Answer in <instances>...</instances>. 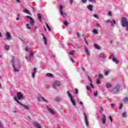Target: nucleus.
<instances>
[{
    "mask_svg": "<svg viewBox=\"0 0 128 128\" xmlns=\"http://www.w3.org/2000/svg\"><path fill=\"white\" fill-rule=\"evenodd\" d=\"M11 62L12 64L14 72H20V66H22V64H20V62L18 60H16V58L12 57L11 60Z\"/></svg>",
    "mask_w": 128,
    "mask_h": 128,
    "instance_id": "nucleus-1",
    "label": "nucleus"
},
{
    "mask_svg": "<svg viewBox=\"0 0 128 128\" xmlns=\"http://www.w3.org/2000/svg\"><path fill=\"white\" fill-rule=\"evenodd\" d=\"M121 24L122 26L124 27L126 26L127 28V30H128V18H126V17H123L121 20Z\"/></svg>",
    "mask_w": 128,
    "mask_h": 128,
    "instance_id": "nucleus-2",
    "label": "nucleus"
},
{
    "mask_svg": "<svg viewBox=\"0 0 128 128\" xmlns=\"http://www.w3.org/2000/svg\"><path fill=\"white\" fill-rule=\"evenodd\" d=\"M14 98L15 100V101L18 104H20V106H23L24 108H26V110H30V108L28 107V106H26L25 104H22L20 102V100H18L16 98V97H14Z\"/></svg>",
    "mask_w": 128,
    "mask_h": 128,
    "instance_id": "nucleus-3",
    "label": "nucleus"
},
{
    "mask_svg": "<svg viewBox=\"0 0 128 128\" xmlns=\"http://www.w3.org/2000/svg\"><path fill=\"white\" fill-rule=\"evenodd\" d=\"M67 94H68L69 98H70L71 102L73 106H76V100L74 99V98H72V94H70V91L68 90L67 92Z\"/></svg>",
    "mask_w": 128,
    "mask_h": 128,
    "instance_id": "nucleus-4",
    "label": "nucleus"
},
{
    "mask_svg": "<svg viewBox=\"0 0 128 128\" xmlns=\"http://www.w3.org/2000/svg\"><path fill=\"white\" fill-rule=\"evenodd\" d=\"M62 8H64L62 7V6L60 5V14L63 16V18H66V16L68 14H66V12H62Z\"/></svg>",
    "mask_w": 128,
    "mask_h": 128,
    "instance_id": "nucleus-5",
    "label": "nucleus"
},
{
    "mask_svg": "<svg viewBox=\"0 0 128 128\" xmlns=\"http://www.w3.org/2000/svg\"><path fill=\"white\" fill-rule=\"evenodd\" d=\"M15 97L16 98H18V100L24 99V96L22 95V94L21 92H18L16 96Z\"/></svg>",
    "mask_w": 128,
    "mask_h": 128,
    "instance_id": "nucleus-6",
    "label": "nucleus"
},
{
    "mask_svg": "<svg viewBox=\"0 0 128 128\" xmlns=\"http://www.w3.org/2000/svg\"><path fill=\"white\" fill-rule=\"evenodd\" d=\"M60 86V82L58 80L54 82L53 83V87L54 88H56V86Z\"/></svg>",
    "mask_w": 128,
    "mask_h": 128,
    "instance_id": "nucleus-7",
    "label": "nucleus"
},
{
    "mask_svg": "<svg viewBox=\"0 0 128 128\" xmlns=\"http://www.w3.org/2000/svg\"><path fill=\"white\" fill-rule=\"evenodd\" d=\"M118 90H120V85L117 84L115 88L113 89L112 92L113 94H116V92H118Z\"/></svg>",
    "mask_w": 128,
    "mask_h": 128,
    "instance_id": "nucleus-8",
    "label": "nucleus"
},
{
    "mask_svg": "<svg viewBox=\"0 0 128 128\" xmlns=\"http://www.w3.org/2000/svg\"><path fill=\"white\" fill-rule=\"evenodd\" d=\"M84 122L86 126H88V116L86 114V113H84Z\"/></svg>",
    "mask_w": 128,
    "mask_h": 128,
    "instance_id": "nucleus-9",
    "label": "nucleus"
},
{
    "mask_svg": "<svg viewBox=\"0 0 128 128\" xmlns=\"http://www.w3.org/2000/svg\"><path fill=\"white\" fill-rule=\"evenodd\" d=\"M106 22L107 24H108V22H110V24H111L112 26H114V25L116 24V20H112H112H106Z\"/></svg>",
    "mask_w": 128,
    "mask_h": 128,
    "instance_id": "nucleus-10",
    "label": "nucleus"
},
{
    "mask_svg": "<svg viewBox=\"0 0 128 128\" xmlns=\"http://www.w3.org/2000/svg\"><path fill=\"white\" fill-rule=\"evenodd\" d=\"M6 36L7 40H12V36L10 35V32H6Z\"/></svg>",
    "mask_w": 128,
    "mask_h": 128,
    "instance_id": "nucleus-11",
    "label": "nucleus"
},
{
    "mask_svg": "<svg viewBox=\"0 0 128 128\" xmlns=\"http://www.w3.org/2000/svg\"><path fill=\"white\" fill-rule=\"evenodd\" d=\"M98 57L100 58H106V54L104 53H100L98 55Z\"/></svg>",
    "mask_w": 128,
    "mask_h": 128,
    "instance_id": "nucleus-12",
    "label": "nucleus"
},
{
    "mask_svg": "<svg viewBox=\"0 0 128 128\" xmlns=\"http://www.w3.org/2000/svg\"><path fill=\"white\" fill-rule=\"evenodd\" d=\"M103 118L102 119L103 124H106V115H102Z\"/></svg>",
    "mask_w": 128,
    "mask_h": 128,
    "instance_id": "nucleus-13",
    "label": "nucleus"
},
{
    "mask_svg": "<svg viewBox=\"0 0 128 128\" xmlns=\"http://www.w3.org/2000/svg\"><path fill=\"white\" fill-rule=\"evenodd\" d=\"M36 68H34L33 72H32V78H34V76H36Z\"/></svg>",
    "mask_w": 128,
    "mask_h": 128,
    "instance_id": "nucleus-14",
    "label": "nucleus"
},
{
    "mask_svg": "<svg viewBox=\"0 0 128 128\" xmlns=\"http://www.w3.org/2000/svg\"><path fill=\"white\" fill-rule=\"evenodd\" d=\"M42 36H43V40H44V44H48V42H47L48 40L46 39V38L44 36V34H42Z\"/></svg>",
    "mask_w": 128,
    "mask_h": 128,
    "instance_id": "nucleus-15",
    "label": "nucleus"
},
{
    "mask_svg": "<svg viewBox=\"0 0 128 128\" xmlns=\"http://www.w3.org/2000/svg\"><path fill=\"white\" fill-rule=\"evenodd\" d=\"M88 80L90 82V88H94V84H92V79H90V78L89 76H88Z\"/></svg>",
    "mask_w": 128,
    "mask_h": 128,
    "instance_id": "nucleus-16",
    "label": "nucleus"
},
{
    "mask_svg": "<svg viewBox=\"0 0 128 128\" xmlns=\"http://www.w3.org/2000/svg\"><path fill=\"white\" fill-rule=\"evenodd\" d=\"M47 110H48L49 112L51 114H54V110L48 107H47Z\"/></svg>",
    "mask_w": 128,
    "mask_h": 128,
    "instance_id": "nucleus-17",
    "label": "nucleus"
},
{
    "mask_svg": "<svg viewBox=\"0 0 128 128\" xmlns=\"http://www.w3.org/2000/svg\"><path fill=\"white\" fill-rule=\"evenodd\" d=\"M46 76L48 78H54V75L52 73H47Z\"/></svg>",
    "mask_w": 128,
    "mask_h": 128,
    "instance_id": "nucleus-18",
    "label": "nucleus"
},
{
    "mask_svg": "<svg viewBox=\"0 0 128 128\" xmlns=\"http://www.w3.org/2000/svg\"><path fill=\"white\" fill-rule=\"evenodd\" d=\"M84 50L86 52V54H87L88 56H90V51H88V48H86V47H84Z\"/></svg>",
    "mask_w": 128,
    "mask_h": 128,
    "instance_id": "nucleus-19",
    "label": "nucleus"
},
{
    "mask_svg": "<svg viewBox=\"0 0 128 128\" xmlns=\"http://www.w3.org/2000/svg\"><path fill=\"white\" fill-rule=\"evenodd\" d=\"M112 60L113 62H116V64H118V59H116V58H114V56H112Z\"/></svg>",
    "mask_w": 128,
    "mask_h": 128,
    "instance_id": "nucleus-20",
    "label": "nucleus"
},
{
    "mask_svg": "<svg viewBox=\"0 0 128 128\" xmlns=\"http://www.w3.org/2000/svg\"><path fill=\"white\" fill-rule=\"evenodd\" d=\"M112 84H110V83L106 84V88H112Z\"/></svg>",
    "mask_w": 128,
    "mask_h": 128,
    "instance_id": "nucleus-21",
    "label": "nucleus"
},
{
    "mask_svg": "<svg viewBox=\"0 0 128 128\" xmlns=\"http://www.w3.org/2000/svg\"><path fill=\"white\" fill-rule=\"evenodd\" d=\"M87 8L90 10V12H92L93 10L92 5H88V6H87Z\"/></svg>",
    "mask_w": 128,
    "mask_h": 128,
    "instance_id": "nucleus-22",
    "label": "nucleus"
},
{
    "mask_svg": "<svg viewBox=\"0 0 128 128\" xmlns=\"http://www.w3.org/2000/svg\"><path fill=\"white\" fill-rule=\"evenodd\" d=\"M30 24L31 26H34V20L32 18L30 20Z\"/></svg>",
    "mask_w": 128,
    "mask_h": 128,
    "instance_id": "nucleus-23",
    "label": "nucleus"
},
{
    "mask_svg": "<svg viewBox=\"0 0 128 128\" xmlns=\"http://www.w3.org/2000/svg\"><path fill=\"white\" fill-rule=\"evenodd\" d=\"M38 20H39L40 22H42V14H38Z\"/></svg>",
    "mask_w": 128,
    "mask_h": 128,
    "instance_id": "nucleus-24",
    "label": "nucleus"
},
{
    "mask_svg": "<svg viewBox=\"0 0 128 128\" xmlns=\"http://www.w3.org/2000/svg\"><path fill=\"white\" fill-rule=\"evenodd\" d=\"M46 26L47 28L48 29V30L49 32H52V29L50 28L48 26V23H46Z\"/></svg>",
    "mask_w": 128,
    "mask_h": 128,
    "instance_id": "nucleus-25",
    "label": "nucleus"
},
{
    "mask_svg": "<svg viewBox=\"0 0 128 128\" xmlns=\"http://www.w3.org/2000/svg\"><path fill=\"white\" fill-rule=\"evenodd\" d=\"M34 125L37 128H42L40 127V125L38 124V123H34Z\"/></svg>",
    "mask_w": 128,
    "mask_h": 128,
    "instance_id": "nucleus-26",
    "label": "nucleus"
},
{
    "mask_svg": "<svg viewBox=\"0 0 128 128\" xmlns=\"http://www.w3.org/2000/svg\"><path fill=\"white\" fill-rule=\"evenodd\" d=\"M110 70H105L104 71V74H105V76H108V74H110Z\"/></svg>",
    "mask_w": 128,
    "mask_h": 128,
    "instance_id": "nucleus-27",
    "label": "nucleus"
},
{
    "mask_svg": "<svg viewBox=\"0 0 128 128\" xmlns=\"http://www.w3.org/2000/svg\"><path fill=\"white\" fill-rule=\"evenodd\" d=\"M5 50H10V46L5 45Z\"/></svg>",
    "mask_w": 128,
    "mask_h": 128,
    "instance_id": "nucleus-28",
    "label": "nucleus"
},
{
    "mask_svg": "<svg viewBox=\"0 0 128 128\" xmlns=\"http://www.w3.org/2000/svg\"><path fill=\"white\" fill-rule=\"evenodd\" d=\"M23 12H25L26 14H30V11H28V10L27 9H25L23 10Z\"/></svg>",
    "mask_w": 128,
    "mask_h": 128,
    "instance_id": "nucleus-29",
    "label": "nucleus"
},
{
    "mask_svg": "<svg viewBox=\"0 0 128 128\" xmlns=\"http://www.w3.org/2000/svg\"><path fill=\"white\" fill-rule=\"evenodd\" d=\"M93 33L95 34H98V30H96V29H94L93 30Z\"/></svg>",
    "mask_w": 128,
    "mask_h": 128,
    "instance_id": "nucleus-30",
    "label": "nucleus"
},
{
    "mask_svg": "<svg viewBox=\"0 0 128 128\" xmlns=\"http://www.w3.org/2000/svg\"><path fill=\"white\" fill-rule=\"evenodd\" d=\"M123 102H126V103L128 102V98H124L123 100Z\"/></svg>",
    "mask_w": 128,
    "mask_h": 128,
    "instance_id": "nucleus-31",
    "label": "nucleus"
},
{
    "mask_svg": "<svg viewBox=\"0 0 128 128\" xmlns=\"http://www.w3.org/2000/svg\"><path fill=\"white\" fill-rule=\"evenodd\" d=\"M69 54H70V56H74V50H72V51L70 52Z\"/></svg>",
    "mask_w": 128,
    "mask_h": 128,
    "instance_id": "nucleus-32",
    "label": "nucleus"
},
{
    "mask_svg": "<svg viewBox=\"0 0 128 128\" xmlns=\"http://www.w3.org/2000/svg\"><path fill=\"white\" fill-rule=\"evenodd\" d=\"M94 46L96 48L97 50H100V46H98V45L95 44L94 45Z\"/></svg>",
    "mask_w": 128,
    "mask_h": 128,
    "instance_id": "nucleus-33",
    "label": "nucleus"
},
{
    "mask_svg": "<svg viewBox=\"0 0 128 128\" xmlns=\"http://www.w3.org/2000/svg\"><path fill=\"white\" fill-rule=\"evenodd\" d=\"M86 88L87 90H90V92H92V90H90V86H86Z\"/></svg>",
    "mask_w": 128,
    "mask_h": 128,
    "instance_id": "nucleus-34",
    "label": "nucleus"
},
{
    "mask_svg": "<svg viewBox=\"0 0 128 128\" xmlns=\"http://www.w3.org/2000/svg\"><path fill=\"white\" fill-rule=\"evenodd\" d=\"M84 40L87 46H88V40H86V36H84Z\"/></svg>",
    "mask_w": 128,
    "mask_h": 128,
    "instance_id": "nucleus-35",
    "label": "nucleus"
},
{
    "mask_svg": "<svg viewBox=\"0 0 128 128\" xmlns=\"http://www.w3.org/2000/svg\"><path fill=\"white\" fill-rule=\"evenodd\" d=\"M64 24L66 26H68V22L66 20L64 22Z\"/></svg>",
    "mask_w": 128,
    "mask_h": 128,
    "instance_id": "nucleus-36",
    "label": "nucleus"
},
{
    "mask_svg": "<svg viewBox=\"0 0 128 128\" xmlns=\"http://www.w3.org/2000/svg\"><path fill=\"white\" fill-rule=\"evenodd\" d=\"M123 118H126V112H124L122 114Z\"/></svg>",
    "mask_w": 128,
    "mask_h": 128,
    "instance_id": "nucleus-37",
    "label": "nucleus"
},
{
    "mask_svg": "<svg viewBox=\"0 0 128 128\" xmlns=\"http://www.w3.org/2000/svg\"><path fill=\"white\" fill-rule=\"evenodd\" d=\"M26 28H28V30H30V28H30V24H26Z\"/></svg>",
    "mask_w": 128,
    "mask_h": 128,
    "instance_id": "nucleus-38",
    "label": "nucleus"
},
{
    "mask_svg": "<svg viewBox=\"0 0 128 128\" xmlns=\"http://www.w3.org/2000/svg\"><path fill=\"white\" fill-rule=\"evenodd\" d=\"M89 2H96V0H88Z\"/></svg>",
    "mask_w": 128,
    "mask_h": 128,
    "instance_id": "nucleus-39",
    "label": "nucleus"
},
{
    "mask_svg": "<svg viewBox=\"0 0 128 128\" xmlns=\"http://www.w3.org/2000/svg\"><path fill=\"white\" fill-rule=\"evenodd\" d=\"M30 58H32V56H34V53L32 52H30Z\"/></svg>",
    "mask_w": 128,
    "mask_h": 128,
    "instance_id": "nucleus-40",
    "label": "nucleus"
},
{
    "mask_svg": "<svg viewBox=\"0 0 128 128\" xmlns=\"http://www.w3.org/2000/svg\"><path fill=\"white\" fill-rule=\"evenodd\" d=\"M94 96H98V92H94Z\"/></svg>",
    "mask_w": 128,
    "mask_h": 128,
    "instance_id": "nucleus-41",
    "label": "nucleus"
},
{
    "mask_svg": "<svg viewBox=\"0 0 128 128\" xmlns=\"http://www.w3.org/2000/svg\"><path fill=\"white\" fill-rule=\"evenodd\" d=\"M99 78H104V75L102 74H100L99 75Z\"/></svg>",
    "mask_w": 128,
    "mask_h": 128,
    "instance_id": "nucleus-42",
    "label": "nucleus"
},
{
    "mask_svg": "<svg viewBox=\"0 0 128 128\" xmlns=\"http://www.w3.org/2000/svg\"><path fill=\"white\" fill-rule=\"evenodd\" d=\"M41 98H42V100H43L44 102H48V100H46L44 98V97L41 96Z\"/></svg>",
    "mask_w": 128,
    "mask_h": 128,
    "instance_id": "nucleus-43",
    "label": "nucleus"
},
{
    "mask_svg": "<svg viewBox=\"0 0 128 128\" xmlns=\"http://www.w3.org/2000/svg\"><path fill=\"white\" fill-rule=\"evenodd\" d=\"M96 26L97 28H102V26L99 24H96Z\"/></svg>",
    "mask_w": 128,
    "mask_h": 128,
    "instance_id": "nucleus-44",
    "label": "nucleus"
},
{
    "mask_svg": "<svg viewBox=\"0 0 128 128\" xmlns=\"http://www.w3.org/2000/svg\"><path fill=\"white\" fill-rule=\"evenodd\" d=\"M96 84H100V80H97Z\"/></svg>",
    "mask_w": 128,
    "mask_h": 128,
    "instance_id": "nucleus-45",
    "label": "nucleus"
},
{
    "mask_svg": "<svg viewBox=\"0 0 128 128\" xmlns=\"http://www.w3.org/2000/svg\"><path fill=\"white\" fill-rule=\"evenodd\" d=\"M108 118L110 120L111 122H112V118L111 116H109Z\"/></svg>",
    "mask_w": 128,
    "mask_h": 128,
    "instance_id": "nucleus-46",
    "label": "nucleus"
},
{
    "mask_svg": "<svg viewBox=\"0 0 128 128\" xmlns=\"http://www.w3.org/2000/svg\"><path fill=\"white\" fill-rule=\"evenodd\" d=\"M56 102H60V98H56L55 99Z\"/></svg>",
    "mask_w": 128,
    "mask_h": 128,
    "instance_id": "nucleus-47",
    "label": "nucleus"
},
{
    "mask_svg": "<svg viewBox=\"0 0 128 128\" xmlns=\"http://www.w3.org/2000/svg\"><path fill=\"white\" fill-rule=\"evenodd\" d=\"M122 104H120L119 107V109L120 110H122Z\"/></svg>",
    "mask_w": 128,
    "mask_h": 128,
    "instance_id": "nucleus-48",
    "label": "nucleus"
},
{
    "mask_svg": "<svg viewBox=\"0 0 128 128\" xmlns=\"http://www.w3.org/2000/svg\"><path fill=\"white\" fill-rule=\"evenodd\" d=\"M50 86L49 84H46V88H48Z\"/></svg>",
    "mask_w": 128,
    "mask_h": 128,
    "instance_id": "nucleus-49",
    "label": "nucleus"
},
{
    "mask_svg": "<svg viewBox=\"0 0 128 128\" xmlns=\"http://www.w3.org/2000/svg\"><path fill=\"white\" fill-rule=\"evenodd\" d=\"M82 4H86V0H82Z\"/></svg>",
    "mask_w": 128,
    "mask_h": 128,
    "instance_id": "nucleus-50",
    "label": "nucleus"
},
{
    "mask_svg": "<svg viewBox=\"0 0 128 128\" xmlns=\"http://www.w3.org/2000/svg\"><path fill=\"white\" fill-rule=\"evenodd\" d=\"M104 110V108H102L100 107V112H101L102 114V112H103Z\"/></svg>",
    "mask_w": 128,
    "mask_h": 128,
    "instance_id": "nucleus-51",
    "label": "nucleus"
},
{
    "mask_svg": "<svg viewBox=\"0 0 128 128\" xmlns=\"http://www.w3.org/2000/svg\"><path fill=\"white\" fill-rule=\"evenodd\" d=\"M94 17L98 19V15L96 14H94Z\"/></svg>",
    "mask_w": 128,
    "mask_h": 128,
    "instance_id": "nucleus-52",
    "label": "nucleus"
},
{
    "mask_svg": "<svg viewBox=\"0 0 128 128\" xmlns=\"http://www.w3.org/2000/svg\"><path fill=\"white\" fill-rule=\"evenodd\" d=\"M26 18H30V20L32 18V17L30 16H26Z\"/></svg>",
    "mask_w": 128,
    "mask_h": 128,
    "instance_id": "nucleus-53",
    "label": "nucleus"
},
{
    "mask_svg": "<svg viewBox=\"0 0 128 128\" xmlns=\"http://www.w3.org/2000/svg\"><path fill=\"white\" fill-rule=\"evenodd\" d=\"M108 14L110 16H112V12H109L108 13Z\"/></svg>",
    "mask_w": 128,
    "mask_h": 128,
    "instance_id": "nucleus-54",
    "label": "nucleus"
},
{
    "mask_svg": "<svg viewBox=\"0 0 128 128\" xmlns=\"http://www.w3.org/2000/svg\"><path fill=\"white\" fill-rule=\"evenodd\" d=\"M78 89H76V90H75V94H78Z\"/></svg>",
    "mask_w": 128,
    "mask_h": 128,
    "instance_id": "nucleus-55",
    "label": "nucleus"
},
{
    "mask_svg": "<svg viewBox=\"0 0 128 128\" xmlns=\"http://www.w3.org/2000/svg\"><path fill=\"white\" fill-rule=\"evenodd\" d=\"M2 122L0 121V128H2Z\"/></svg>",
    "mask_w": 128,
    "mask_h": 128,
    "instance_id": "nucleus-56",
    "label": "nucleus"
},
{
    "mask_svg": "<svg viewBox=\"0 0 128 128\" xmlns=\"http://www.w3.org/2000/svg\"><path fill=\"white\" fill-rule=\"evenodd\" d=\"M80 104H81V106H82V108H84V105L82 104V102H80Z\"/></svg>",
    "mask_w": 128,
    "mask_h": 128,
    "instance_id": "nucleus-57",
    "label": "nucleus"
},
{
    "mask_svg": "<svg viewBox=\"0 0 128 128\" xmlns=\"http://www.w3.org/2000/svg\"><path fill=\"white\" fill-rule=\"evenodd\" d=\"M76 34H77V36H78V38H80V33L77 32Z\"/></svg>",
    "mask_w": 128,
    "mask_h": 128,
    "instance_id": "nucleus-58",
    "label": "nucleus"
},
{
    "mask_svg": "<svg viewBox=\"0 0 128 128\" xmlns=\"http://www.w3.org/2000/svg\"><path fill=\"white\" fill-rule=\"evenodd\" d=\"M70 60L72 62H74V59H72V58H70Z\"/></svg>",
    "mask_w": 128,
    "mask_h": 128,
    "instance_id": "nucleus-59",
    "label": "nucleus"
},
{
    "mask_svg": "<svg viewBox=\"0 0 128 128\" xmlns=\"http://www.w3.org/2000/svg\"><path fill=\"white\" fill-rule=\"evenodd\" d=\"M26 52H28V47L26 48Z\"/></svg>",
    "mask_w": 128,
    "mask_h": 128,
    "instance_id": "nucleus-60",
    "label": "nucleus"
},
{
    "mask_svg": "<svg viewBox=\"0 0 128 128\" xmlns=\"http://www.w3.org/2000/svg\"><path fill=\"white\" fill-rule=\"evenodd\" d=\"M70 3L72 4L74 0H70Z\"/></svg>",
    "mask_w": 128,
    "mask_h": 128,
    "instance_id": "nucleus-61",
    "label": "nucleus"
},
{
    "mask_svg": "<svg viewBox=\"0 0 128 128\" xmlns=\"http://www.w3.org/2000/svg\"><path fill=\"white\" fill-rule=\"evenodd\" d=\"M38 100L39 102H40V98L38 97Z\"/></svg>",
    "mask_w": 128,
    "mask_h": 128,
    "instance_id": "nucleus-62",
    "label": "nucleus"
},
{
    "mask_svg": "<svg viewBox=\"0 0 128 128\" xmlns=\"http://www.w3.org/2000/svg\"><path fill=\"white\" fill-rule=\"evenodd\" d=\"M114 104H111V107L114 108Z\"/></svg>",
    "mask_w": 128,
    "mask_h": 128,
    "instance_id": "nucleus-63",
    "label": "nucleus"
},
{
    "mask_svg": "<svg viewBox=\"0 0 128 128\" xmlns=\"http://www.w3.org/2000/svg\"><path fill=\"white\" fill-rule=\"evenodd\" d=\"M20 20V18L18 17L16 18V20Z\"/></svg>",
    "mask_w": 128,
    "mask_h": 128,
    "instance_id": "nucleus-64",
    "label": "nucleus"
}]
</instances>
